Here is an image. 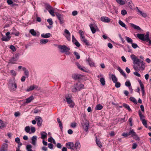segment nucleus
<instances>
[{
	"mask_svg": "<svg viewBox=\"0 0 151 151\" xmlns=\"http://www.w3.org/2000/svg\"><path fill=\"white\" fill-rule=\"evenodd\" d=\"M70 126L72 128H75L76 126V123L75 122L71 123L70 124Z\"/></svg>",
	"mask_w": 151,
	"mask_h": 151,
	"instance_id": "09e8293b",
	"label": "nucleus"
},
{
	"mask_svg": "<svg viewBox=\"0 0 151 151\" xmlns=\"http://www.w3.org/2000/svg\"><path fill=\"white\" fill-rule=\"evenodd\" d=\"M5 127V124L3 123V121L0 119V128L2 129Z\"/></svg>",
	"mask_w": 151,
	"mask_h": 151,
	"instance_id": "4c0bfd02",
	"label": "nucleus"
},
{
	"mask_svg": "<svg viewBox=\"0 0 151 151\" xmlns=\"http://www.w3.org/2000/svg\"><path fill=\"white\" fill-rule=\"evenodd\" d=\"M47 22L49 23L50 25H52L53 24V22L51 18L48 19L47 20Z\"/></svg>",
	"mask_w": 151,
	"mask_h": 151,
	"instance_id": "6e6d98bb",
	"label": "nucleus"
},
{
	"mask_svg": "<svg viewBox=\"0 0 151 151\" xmlns=\"http://www.w3.org/2000/svg\"><path fill=\"white\" fill-rule=\"evenodd\" d=\"M117 70L119 71L121 74L125 78L127 77L126 75L124 72V71L120 67H118Z\"/></svg>",
	"mask_w": 151,
	"mask_h": 151,
	"instance_id": "5701e85b",
	"label": "nucleus"
},
{
	"mask_svg": "<svg viewBox=\"0 0 151 151\" xmlns=\"http://www.w3.org/2000/svg\"><path fill=\"white\" fill-rule=\"evenodd\" d=\"M8 145L7 144L4 143L2 146L1 149L3 150H4L5 151H7L8 150Z\"/></svg>",
	"mask_w": 151,
	"mask_h": 151,
	"instance_id": "bb28decb",
	"label": "nucleus"
},
{
	"mask_svg": "<svg viewBox=\"0 0 151 151\" xmlns=\"http://www.w3.org/2000/svg\"><path fill=\"white\" fill-rule=\"evenodd\" d=\"M49 41V40L48 39H41L40 40V44H46V43L48 42Z\"/></svg>",
	"mask_w": 151,
	"mask_h": 151,
	"instance_id": "cd10ccee",
	"label": "nucleus"
},
{
	"mask_svg": "<svg viewBox=\"0 0 151 151\" xmlns=\"http://www.w3.org/2000/svg\"><path fill=\"white\" fill-rule=\"evenodd\" d=\"M19 55V54H16L13 57L9 60V63L12 64L15 63L17 61L18 59Z\"/></svg>",
	"mask_w": 151,
	"mask_h": 151,
	"instance_id": "1a4fd4ad",
	"label": "nucleus"
},
{
	"mask_svg": "<svg viewBox=\"0 0 151 151\" xmlns=\"http://www.w3.org/2000/svg\"><path fill=\"white\" fill-rule=\"evenodd\" d=\"M76 64L79 69L81 70L82 69V67H83L81 66L78 63H76Z\"/></svg>",
	"mask_w": 151,
	"mask_h": 151,
	"instance_id": "bf43d9fd",
	"label": "nucleus"
},
{
	"mask_svg": "<svg viewBox=\"0 0 151 151\" xmlns=\"http://www.w3.org/2000/svg\"><path fill=\"white\" fill-rule=\"evenodd\" d=\"M58 47L60 50V51L61 52H65V54L67 55H69L70 54L69 51L70 48L69 47L66 46L65 45H59Z\"/></svg>",
	"mask_w": 151,
	"mask_h": 151,
	"instance_id": "39448f33",
	"label": "nucleus"
},
{
	"mask_svg": "<svg viewBox=\"0 0 151 151\" xmlns=\"http://www.w3.org/2000/svg\"><path fill=\"white\" fill-rule=\"evenodd\" d=\"M81 125L83 130L86 132H87L89 125V121L86 120H83L81 123Z\"/></svg>",
	"mask_w": 151,
	"mask_h": 151,
	"instance_id": "423d86ee",
	"label": "nucleus"
},
{
	"mask_svg": "<svg viewBox=\"0 0 151 151\" xmlns=\"http://www.w3.org/2000/svg\"><path fill=\"white\" fill-rule=\"evenodd\" d=\"M96 143L99 147H102L101 143L99 140H98L97 139H96Z\"/></svg>",
	"mask_w": 151,
	"mask_h": 151,
	"instance_id": "de8ad7c7",
	"label": "nucleus"
},
{
	"mask_svg": "<svg viewBox=\"0 0 151 151\" xmlns=\"http://www.w3.org/2000/svg\"><path fill=\"white\" fill-rule=\"evenodd\" d=\"M32 146L31 145H27L26 146V149L27 151H32L31 149Z\"/></svg>",
	"mask_w": 151,
	"mask_h": 151,
	"instance_id": "79ce46f5",
	"label": "nucleus"
},
{
	"mask_svg": "<svg viewBox=\"0 0 151 151\" xmlns=\"http://www.w3.org/2000/svg\"><path fill=\"white\" fill-rule=\"evenodd\" d=\"M137 145L135 143H133L132 145V148L133 149H135L137 148Z\"/></svg>",
	"mask_w": 151,
	"mask_h": 151,
	"instance_id": "0e129e2a",
	"label": "nucleus"
},
{
	"mask_svg": "<svg viewBox=\"0 0 151 151\" xmlns=\"http://www.w3.org/2000/svg\"><path fill=\"white\" fill-rule=\"evenodd\" d=\"M137 37L140 39L144 41L148 42L149 45H151V40L149 38V32H147L145 35L144 34H137Z\"/></svg>",
	"mask_w": 151,
	"mask_h": 151,
	"instance_id": "f03ea898",
	"label": "nucleus"
},
{
	"mask_svg": "<svg viewBox=\"0 0 151 151\" xmlns=\"http://www.w3.org/2000/svg\"><path fill=\"white\" fill-rule=\"evenodd\" d=\"M81 40L84 43H85V44L87 46L90 45V44L88 42V40L85 39V36L82 37L81 38Z\"/></svg>",
	"mask_w": 151,
	"mask_h": 151,
	"instance_id": "412c9836",
	"label": "nucleus"
},
{
	"mask_svg": "<svg viewBox=\"0 0 151 151\" xmlns=\"http://www.w3.org/2000/svg\"><path fill=\"white\" fill-rule=\"evenodd\" d=\"M74 43L75 45L77 47H78L80 46V44L77 40L75 41Z\"/></svg>",
	"mask_w": 151,
	"mask_h": 151,
	"instance_id": "69168bd1",
	"label": "nucleus"
},
{
	"mask_svg": "<svg viewBox=\"0 0 151 151\" xmlns=\"http://www.w3.org/2000/svg\"><path fill=\"white\" fill-rule=\"evenodd\" d=\"M30 33L33 36H35L36 35V33L35 31L33 29H31L30 30Z\"/></svg>",
	"mask_w": 151,
	"mask_h": 151,
	"instance_id": "a18cd8bd",
	"label": "nucleus"
},
{
	"mask_svg": "<svg viewBox=\"0 0 151 151\" xmlns=\"http://www.w3.org/2000/svg\"><path fill=\"white\" fill-rule=\"evenodd\" d=\"M138 71H135V72H134L133 73L135 75L138 77H140L141 76V75L138 73Z\"/></svg>",
	"mask_w": 151,
	"mask_h": 151,
	"instance_id": "e2e57ef3",
	"label": "nucleus"
},
{
	"mask_svg": "<svg viewBox=\"0 0 151 151\" xmlns=\"http://www.w3.org/2000/svg\"><path fill=\"white\" fill-rule=\"evenodd\" d=\"M31 130L32 133H34L35 131V128L34 127H31Z\"/></svg>",
	"mask_w": 151,
	"mask_h": 151,
	"instance_id": "774afa93",
	"label": "nucleus"
},
{
	"mask_svg": "<svg viewBox=\"0 0 151 151\" xmlns=\"http://www.w3.org/2000/svg\"><path fill=\"white\" fill-rule=\"evenodd\" d=\"M8 86L11 91H15L17 88V86L14 79H10L8 82Z\"/></svg>",
	"mask_w": 151,
	"mask_h": 151,
	"instance_id": "7ed1b4c3",
	"label": "nucleus"
},
{
	"mask_svg": "<svg viewBox=\"0 0 151 151\" xmlns=\"http://www.w3.org/2000/svg\"><path fill=\"white\" fill-rule=\"evenodd\" d=\"M56 16L58 19L59 20L60 24H63L64 22L63 15L60 14L58 13H56Z\"/></svg>",
	"mask_w": 151,
	"mask_h": 151,
	"instance_id": "f8f14e48",
	"label": "nucleus"
},
{
	"mask_svg": "<svg viewBox=\"0 0 151 151\" xmlns=\"http://www.w3.org/2000/svg\"><path fill=\"white\" fill-rule=\"evenodd\" d=\"M57 122L59 123V126L61 129H62L63 128L61 122L60 121V119L58 118L57 119Z\"/></svg>",
	"mask_w": 151,
	"mask_h": 151,
	"instance_id": "58836bf2",
	"label": "nucleus"
},
{
	"mask_svg": "<svg viewBox=\"0 0 151 151\" xmlns=\"http://www.w3.org/2000/svg\"><path fill=\"white\" fill-rule=\"evenodd\" d=\"M10 48L13 52L15 51L16 50L15 47L13 45H11L10 46Z\"/></svg>",
	"mask_w": 151,
	"mask_h": 151,
	"instance_id": "4d7b16f0",
	"label": "nucleus"
},
{
	"mask_svg": "<svg viewBox=\"0 0 151 151\" xmlns=\"http://www.w3.org/2000/svg\"><path fill=\"white\" fill-rule=\"evenodd\" d=\"M55 10L54 8H53L51 10H49L48 12L52 16L54 17L55 16V15L54 14Z\"/></svg>",
	"mask_w": 151,
	"mask_h": 151,
	"instance_id": "f704fd0d",
	"label": "nucleus"
},
{
	"mask_svg": "<svg viewBox=\"0 0 151 151\" xmlns=\"http://www.w3.org/2000/svg\"><path fill=\"white\" fill-rule=\"evenodd\" d=\"M129 99L131 101L134 103L135 104H137V101L136 99H135L134 97H131L129 98Z\"/></svg>",
	"mask_w": 151,
	"mask_h": 151,
	"instance_id": "a19ab883",
	"label": "nucleus"
},
{
	"mask_svg": "<svg viewBox=\"0 0 151 151\" xmlns=\"http://www.w3.org/2000/svg\"><path fill=\"white\" fill-rule=\"evenodd\" d=\"M41 135V138L44 139L46 138L47 137V134L45 132H40Z\"/></svg>",
	"mask_w": 151,
	"mask_h": 151,
	"instance_id": "b1692460",
	"label": "nucleus"
},
{
	"mask_svg": "<svg viewBox=\"0 0 151 151\" xmlns=\"http://www.w3.org/2000/svg\"><path fill=\"white\" fill-rule=\"evenodd\" d=\"M143 125L146 127H147V123L145 119L142 120Z\"/></svg>",
	"mask_w": 151,
	"mask_h": 151,
	"instance_id": "603ef678",
	"label": "nucleus"
},
{
	"mask_svg": "<svg viewBox=\"0 0 151 151\" xmlns=\"http://www.w3.org/2000/svg\"><path fill=\"white\" fill-rule=\"evenodd\" d=\"M115 83V86L116 87L118 88H119L121 86V84L119 82H116Z\"/></svg>",
	"mask_w": 151,
	"mask_h": 151,
	"instance_id": "864d4df0",
	"label": "nucleus"
},
{
	"mask_svg": "<svg viewBox=\"0 0 151 151\" xmlns=\"http://www.w3.org/2000/svg\"><path fill=\"white\" fill-rule=\"evenodd\" d=\"M24 73L27 78L29 76V72L28 70H25V71L24 72Z\"/></svg>",
	"mask_w": 151,
	"mask_h": 151,
	"instance_id": "49530a36",
	"label": "nucleus"
},
{
	"mask_svg": "<svg viewBox=\"0 0 151 151\" xmlns=\"http://www.w3.org/2000/svg\"><path fill=\"white\" fill-rule=\"evenodd\" d=\"M119 24L122 27H124L126 29H127L125 24L121 20H119Z\"/></svg>",
	"mask_w": 151,
	"mask_h": 151,
	"instance_id": "473e14b6",
	"label": "nucleus"
},
{
	"mask_svg": "<svg viewBox=\"0 0 151 151\" xmlns=\"http://www.w3.org/2000/svg\"><path fill=\"white\" fill-rule=\"evenodd\" d=\"M10 34V32H8L6 34V36H3V37L1 39V40L3 41L6 42L9 41L11 38V36L9 35Z\"/></svg>",
	"mask_w": 151,
	"mask_h": 151,
	"instance_id": "9b49d317",
	"label": "nucleus"
},
{
	"mask_svg": "<svg viewBox=\"0 0 151 151\" xmlns=\"http://www.w3.org/2000/svg\"><path fill=\"white\" fill-rule=\"evenodd\" d=\"M81 145L79 142H76L74 144V151L75 150H78L80 149Z\"/></svg>",
	"mask_w": 151,
	"mask_h": 151,
	"instance_id": "ddd939ff",
	"label": "nucleus"
},
{
	"mask_svg": "<svg viewBox=\"0 0 151 151\" xmlns=\"http://www.w3.org/2000/svg\"><path fill=\"white\" fill-rule=\"evenodd\" d=\"M10 72L13 76H15L16 75L15 71L14 70H11Z\"/></svg>",
	"mask_w": 151,
	"mask_h": 151,
	"instance_id": "338daca9",
	"label": "nucleus"
},
{
	"mask_svg": "<svg viewBox=\"0 0 151 151\" xmlns=\"http://www.w3.org/2000/svg\"><path fill=\"white\" fill-rule=\"evenodd\" d=\"M89 27L93 34H94L98 29L96 25L94 24H90Z\"/></svg>",
	"mask_w": 151,
	"mask_h": 151,
	"instance_id": "6e6552de",
	"label": "nucleus"
},
{
	"mask_svg": "<svg viewBox=\"0 0 151 151\" xmlns=\"http://www.w3.org/2000/svg\"><path fill=\"white\" fill-rule=\"evenodd\" d=\"M75 55L76 56V59H79L80 58V56L79 54L76 52H74Z\"/></svg>",
	"mask_w": 151,
	"mask_h": 151,
	"instance_id": "5fc2aeb1",
	"label": "nucleus"
},
{
	"mask_svg": "<svg viewBox=\"0 0 151 151\" xmlns=\"http://www.w3.org/2000/svg\"><path fill=\"white\" fill-rule=\"evenodd\" d=\"M101 20L102 21L105 22H109L110 21L109 18L106 17H102Z\"/></svg>",
	"mask_w": 151,
	"mask_h": 151,
	"instance_id": "6ab92c4d",
	"label": "nucleus"
},
{
	"mask_svg": "<svg viewBox=\"0 0 151 151\" xmlns=\"http://www.w3.org/2000/svg\"><path fill=\"white\" fill-rule=\"evenodd\" d=\"M36 85H31L26 90V91L29 92L30 91H32L35 89V88H36Z\"/></svg>",
	"mask_w": 151,
	"mask_h": 151,
	"instance_id": "a878e982",
	"label": "nucleus"
},
{
	"mask_svg": "<svg viewBox=\"0 0 151 151\" xmlns=\"http://www.w3.org/2000/svg\"><path fill=\"white\" fill-rule=\"evenodd\" d=\"M100 81L102 86H104L105 85V80L104 78H101L100 79Z\"/></svg>",
	"mask_w": 151,
	"mask_h": 151,
	"instance_id": "c03bdc74",
	"label": "nucleus"
},
{
	"mask_svg": "<svg viewBox=\"0 0 151 151\" xmlns=\"http://www.w3.org/2000/svg\"><path fill=\"white\" fill-rule=\"evenodd\" d=\"M53 8L52 6L49 4H47L46 5V9L48 11H49V10H51Z\"/></svg>",
	"mask_w": 151,
	"mask_h": 151,
	"instance_id": "3c124183",
	"label": "nucleus"
},
{
	"mask_svg": "<svg viewBox=\"0 0 151 151\" xmlns=\"http://www.w3.org/2000/svg\"><path fill=\"white\" fill-rule=\"evenodd\" d=\"M83 87L84 85L79 82L72 86L71 89L73 92H75L80 91L81 89L83 88Z\"/></svg>",
	"mask_w": 151,
	"mask_h": 151,
	"instance_id": "20e7f679",
	"label": "nucleus"
},
{
	"mask_svg": "<svg viewBox=\"0 0 151 151\" xmlns=\"http://www.w3.org/2000/svg\"><path fill=\"white\" fill-rule=\"evenodd\" d=\"M138 113L140 118V119L141 121L145 119H144V116L142 114L141 112L140 111H139Z\"/></svg>",
	"mask_w": 151,
	"mask_h": 151,
	"instance_id": "c9c22d12",
	"label": "nucleus"
},
{
	"mask_svg": "<svg viewBox=\"0 0 151 151\" xmlns=\"http://www.w3.org/2000/svg\"><path fill=\"white\" fill-rule=\"evenodd\" d=\"M137 14H138L141 15L142 17H145H145H147V14L146 13H144V12H143L142 11H141L140 10L138 9V8L137 7Z\"/></svg>",
	"mask_w": 151,
	"mask_h": 151,
	"instance_id": "2eb2a0df",
	"label": "nucleus"
},
{
	"mask_svg": "<svg viewBox=\"0 0 151 151\" xmlns=\"http://www.w3.org/2000/svg\"><path fill=\"white\" fill-rule=\"evenodd\" d=\"M125 85L129 88L131 86V84L129 81H127L125 83Z\"/></svg>",
	"mask_w": 151,
	"mask_h": 151,
	"instance_id": "8fccbe9b",
	"label": "nucleus"
},
{
	"mask_svg": "<svg viewBox=\"0 0 151 151\" xmlns=\"http://www.w3.org/2000/svg\"><path fill=\"white\" fill-rule=\"evenodd\" d=\"M123 106L124 107V108H126L127 109V110L129 111H130L131 110V109L130 108L129 106V105H128L127 104H123Z\"/></svg>",
	"mask_w": 151,
	"mask_h": 151,
	"instance_id": "ea45409f",
	"label": "nucleus"
},
{
	"mask_svg": "<svg viewBox=\"0 0 151 151\" xmlns=\"http://www.w3.org/2000/svg\"><path fill=\"white\" fill-rule=\"evenodd\" d=\"M51 36V34L50 33H47L46 34H42L41 35V36L42 37L47 38L50 37Z\"/></svg>",
	"mask_w": 151,
	"mask_h": 151,
	"instance_id": "4be33fe9",
	"label": "nucleus"
},
{
	"mask_svg": "<svg viewBox=\"0 0 151 151\" xmlns=\"http://www.w3.org/2000/svg\"><path fill=\"white\" fill-rule=\"evenodd\" d=\"M66 101L69 104V106L71 108H73L75 106L74 102L72 100V99L68 95H66L65 96Z\"/></svg>",
	"mask_w": 151,
	"mask_h": 151,
	"instance_id": "0eeeda50",
	"label": "nucleus"
},
{
	"mask_svg": "<svg viewBox=\"0 0 151 151\" xmlns=\"http://www.w3.org/2000/svg\"><path fill=\"white\" fill-rule=\"evenodd\" d=\"M65 33L66 34L65 35V36L67 40L68 41H70V33L69 31L67 29H65L64 31Z\"/></svg>",
	"mask_w": 151,
	"mask_h": 151,
	"instance_id": "dca6fc26",
	"label": "nucleus"
},
{
	"mask_svg": "<svg viewBox=\"0 0 151 151\" xmlns=\"http://www.w3.org/2000/svg\"><path fill=\"white\" fill-rule=\"evenodd\" d=\"M131 44L132 47L134 49H135L138 47L136 43H132Z\"/></svg>",
	"mask_w": 151,
	"mask_h": 151,
	"instance_id": "052dcab7",
	"label": "nucleus"
},
{
	"mask_svg": "<svg viewBox=\"0 0 151 151\" xmlns=\"http://www.w3.org/2000/svg\"><path fill=\"white\" fill-rule=\"evenodd\" d=\"M25 131L28 133L31 134V132H30V128L29 126H27L25 128Z\"/></svg>",
	"mask_w": 151,
	"mask_h": 151,
	"instance_id": "37998d69",
	"label": "nucleus"
},
{
	"mask_svg": "<svg viewBox=\"0 0 151 151\" xmlns=\"http://www.w3.org/2000/svg\"><path fill=\"white\" fill-rule=\"evenodd\" d=\"M33 99L34 98L33 96H31L26 99V103H29L31 102Z\"/></svg>",
	"mask_w": 151,
	"mask_h": 151,
	"instance_id": "c85d7f7f",
	"label": "nucleus"
},
{
	"mask_svg": "<svg viewBox=\"0 0 151 151\" xmlns=\"http://www.w3.org/2000/svg\"><path fill=\"white\" fill-rule=\"evenodd\" d=\"M37 138V137L36 136H34L32 138V143L34 145H36Z\"/></svg>",
	"mask_w": 151,
	"mask_h": 151,
	"instance_id": "aec40b11",
	"label": "nucleus"
},
{
	"mask_svg": "<svg viewBox=\"0 0 151 151\" xmlns=\"http://www.w3.org/2000/svg\"><path fill=\"white\" fill-rule=\"evenodd\" d=\"M76 64L79 69L81 70L82 69V67H83L81 66L78 63H76Z\"/></svg>",
	"mask_w": 151,
	"mask_h": 151,
	"instance_id": "13d9d810",
	"label": "nucleus"
},
{
	"mask_svg": "<svg viewBox=\"0 0 151 151\" xmlns=\"http://www.w3.org/2000/svg\"><path fill=\"white\" fill-rule=\"evenodd\" d=\"M134 65V68L135 71H143L145 68V63L141 60L137 58L134 55H132L131 56Z\"/></svg>",
	"mask_w": 151,
	"mask_h": 151,
	"instance_id": "f257e3e1",
	"label": "nucleus"
},
{
	"mask_svg": "<svg viewBox=\"0 0 151 151\" xmlns=\"http://www.w3.org/2000/svg\"><path fill=\"white\" fill-rule=\"evenodd\" d=\"M128 133L129 135H131V137H134V135H135V134L136 133L135 132H134V130L133 129H130V131Z\"/></svg>",
	"mask_w": 151,
	"mask_h": 151,
	"instance_id": "c756f323",
	"label": "nucleus"
},
{
	"mask_svg": "<svg viewBox=\"0 0 151 151\" xmlns=\"http://www.w3.org/2000/svg\"><path fill=\"white\" fill-rule=\"evenodd\" d=\"M86 62L89 64L91 67L94 66V63L92 61L91 59L90 58H89L88 59H87Z\"/></svg>",
	"mask_w": 151,
	"mask_h": 151,
	"instance_id": "f3484780",
	"label": "nucleus"
},
{
	"mask_svg": "<svg viewBox=\"0 0 151 151\" xmlns=\"http://www.w3.org/2000/svg\"><path fill=\"white\" fill-rule=\"evenodd\" d=\"M35 119L37 122V125L39 126H41L42 122V120L41 117L38 116H36Z\"/></svg>",
	"mask_w": 151,
	"mask_h": 151,
	"instance_id": "4468645a",
	"label": "nucleus"
},
{
	"mask_svg": "<svg viewBox=\"0 0 151 151\" xmlns=\"http://www.w3.org/2000/svg\"><path fill=\"white\" fill-rule=\"evenodd\" d=\"M116 1L117 3L121 5H123L125 4L124 0H116Z\"/></svg>",
	"mask_w": 151,
	"mask_h": 151,
	"instance_id": "2f4dec72",
	"label": "nucleus"
},
{
	"mask_svg": "<svg viewBox=\"0 0 151 151\" xmlns=\"http://www.w3.org/2000/svg\"><path fill=\"white\" fill-rule=\"evenodd\" d=\"M130 24L132 27L138 30H141V28L138 26L132 23H131Z\"/></svg>",
	"mask_w": 151,
	"mask_h": 151,
	"instance_id": "7c9ffc66",
	"label": "nucleus"
},
{
	"mask_svg": "<svg viewBox=\"0 0 151 151\" xmlns=\"http://www.w3.org/2000/svg\"><path fill=\"white\" fill-rule=\"evenodd\" d=\"M111 77L113 82L114 83H116V82H117L118 79L115 75L112 74Z\"/></svg>",
	"mask_w": 151,
	"mask_h": 151,
	"instance_id": "393cba45",
	"label": "nucleus"
},
{
	"mask_svg": "<svg viewBox=\"0 0 151 151\" xmlns=\"http://www.w3.org/2000/svg\"><path fill=\"white\" fill-rule=\"evenodd\" d=\"M65 146L67 148L74 150V144L73 142H70L67 143Z\"/></svg>",
	"mask_w": 151,
	"mask_h": 151,
	"instance_id": "9d476101",
	"label": "nucleus"
},
{
	"mask_svg": "<svg viewBox=\"0 0 151 151\" xmlns=\"http://www.w3.org/2000/svg\"><path fill=\"white\" fill-rule=\"evenodd\" d=\"M82 76L78 74H74L72 75V78L74 80H76L81 78Z\"/></svg>",
	"mask_w": 151,
	"mask_h": 151,
	"instance_id": "a211bd4d",
	"label": "nucleus"
},
{
	"mask_svg": "<svg viewBox=\"0 0 151 151\" xmlns=\"http://www.w3.org/2000/svg\"><path fill=\"white\" fill-rule=\"evenodd\" d=\"M103 108V106L100 104L97 105L95 108V109L96 110H100Z\"/></svg>",
	"mask_w": 151,
	"mask_h": 151,
	"instance_id": "72a5a7b5",
	"label": "nucleus"
},
{
	"mask_svg": "<svg viewBox=\"0 0 151 151\" xmlns=\"http://www.w3.org/2000/svg\"><path fill=\"white\" fill-rule=\"evenodd\" d=\"M134 139H135L136 140H139V138L138 137L137 135V134L136 133L135 134V135H134V137H133Z\"/></svg>",
	"mask_w": 151,
	"mask_h": 151,
	"instance_id": "680f3d73",
	"label": "nucleus"
},
{
	"mask_svg": "<svg viewBox=\"0 0 151 151\" xmlns=\"http://www.w3.org/2000/svg\"><path fill=\"white\" fill-rule=\"evenodd\" d=\"M125 38L126 40L128 43H130L131 44L132 43L133 41L131 38L127 36H126L125 37Z\"/></svg>",
	"mask_w": 151,
	"mask_h": 151,
	"instance_id": "e433bc0d",
	"label": "nucleus"
}]
</instances>
